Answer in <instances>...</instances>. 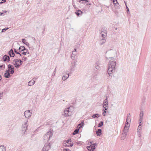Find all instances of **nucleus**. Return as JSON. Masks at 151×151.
Masks as SVG:
<instances>
[{
  "mask_svg": "<svg viewBox=\"0 0 151 151\" xmlns=\"http://www.w3.org/2000/svg\"><path fill=\"white\" fill-rule=\"evenodd\" d=\"M150 117H151V119H149L147 121L148 124H151V116H150Z\"/></svg>",
  "mask_w": 151,
  "mask_h": 151,
  "instance_id": "40",
  "label": "nucleus"
},
{
  "mask_svg": "<svg viewBox=\"0 0 151 151\" xmlns=\"http://www.w3.org/2000/svg\"><path fill=\"white\" fill-rule=\"evenodd\" d=\"M5 67V65L4 64L3 65H0V68H4Z\"/></svg>",
  "mask_w": 151,
  "mask_h": 151,
  "instance_id": "55",
  "label": "nucleus"
},
{
  "mask_svg": "<svg viewBox=\"0 0 151 151\" xmlns=\"http://www.w3.org/2000/svg\"><path fill=\"white\" fill-rule=\"evenodd\" d=\"M103 124V121H101L99 123L98 125V127H102Z\"/></svg>",
  "mask_w": 151,
  "mask_h": 151,
  "instance_id": "35",
  "label": "nucleus"
},
{
  "mask_svg": "<svg viewBox=\"0 0 151 151\" xmlns=\"http://www.w3.org/2000/svg\"><path fill=\"white\" fill-rule=\"evenodd\" d=\"M14 64L17 68H19L22 63V61L20 59H15L13 60Z\"/></svg>",
  "mask_w": 151,
  "mask_h": 151,
  "instance_id": "4",
  "label": "nucleus"
},
{
  "mask_svg": "<svg viewBox=\"0 0 151 151\" xmlns=\"http://www.w3.org/2000/svg\"><path fill=\"white\" fill-rule=\"evenodd\" d=\"M6 147L4 145L0 146V151H6Z\"/></svg>",
  "mask_w": 151,
  "mask_h": 151,
  "instance_id": "21",
  "label": "nucleus"
},
{
  "mask_svg": "<svg viewBox=\"0 0 151 151\" xmlns=\"http://www.w3.org/2000/svg\"><path fill=\"white\" fill-rule=\"evenodd\" d=\"M81 3H83H83H85V1H81Z\"/></svg>",
  "mask_w": 151,
  "mask_h": 151,
  "instance_id": "62",
  "label": "nucleus"
},
{
  "mask_svg": "<svg viewBox=\"0 0 151 151\" xmlns=\"http://www.w3.org/2000/svg\"><path fill=\"white\" fill-rule=\"evenodd\" d=\"M70 107L66 108L64 111L62 112V115L64 117L70 116L72 114V112L69 111Z\"/></svg>",
  "mask_w": 151,
  "mask_h": 151,
  "instance_id": "2",
  "label": "nucleus"
},
{
  "mask_svg": "<svg viewBox=\"0 0 151 151\" xmlns=\"http://www.w3.org/2000/svg\"><path fill=\"white\" fill-rule=\"evenodd\" d=\"M83 13V12L80 10H78L75 12V13L78 16H79L80 15H81Z\"/></svg>",
  "mask_w": 151,
  "mask_h": 151,
  "instance_id": "17",
  "label": "nucleus"
},
{
  "mask_svg": "<svg viewBox=\"0 0 151 151\" xmlns=\"http://www.w3.org/2000/svg\"><path fill=\"white\" fill-rule=\"evenodd\" d=\"M56 68L55 69V70L54 71L53 73V74H52V76H55V71H56Z\"/></svg>",
  "mask_w": 151,
  "mask_h": 151,
  "instance_id": "50",
  "label": "nucleus"
},
{
  "mask_svg": "<svg viewBox=\"0 0 151 151\" xmlns=\"http://www.w3.org/2000/svg\"><path fill=\"white\" fill-rule=\"evenodd\" d=\"M106 58L111 59V60H112V61L111 60L109 62L108 65V73L110 75L115 71L116 62V61L114 60V58L113 57H110L109 58L106 56Z\"/></svg>",
  "mask_w": 151,
  "mask_h": 151,
  "instance_id": "1",
  "label": "nucleus"
},
{
  "mask_svg": "<svg viewBox=\"0 0 151 151\" xmlns=\"http://www.w3.org/2000/svg\"><path fill=\"white\" fill-rule=\"evenodd\" d=\"M3 92L0 93V99H1V97L3 96Z\"/></svg>",
  "mask_w": 151,
  "mask_h": 151,
  "instance_id": "54",
  "label": "nucleus"
},
{
  "mask_svg": "<svg viewBox=\"0 0 151 151\" xmlns=\"http://www.w3.org/2000/svg\"><path fill=\"white\" fill-rule=\"evenodd\" d=\"M31 112L29 110L25 111L24 113V114L26 118H29L31 117Z\"/></svg>",
  "mask_w": 151,
  "mask_h": 151,
  "instance_id": "6",
  "label": "nucleus"
},
{
  "mask_svg": "<svg viewBox=\"0 0 151 151\" xmlns=\"http://www.w3.org/2000/svg\"><path fill=\"white\" fill-rule=\"evenodd\" d=\"M35 83V81L34 80H32L28 82V85L29 86H31L33 85Z\"/></svg>",
  "mask_w": 151,
  "mask_h": 151,
  "instance_id": "23",
  "label": "nucleus"
},
{
  "mask_svg": "<svg viewBox=\"0 0 151 151\" xmlns=\"http://www.w3.org/2000/svg\"><path fill=\"white\" fill-rule=\"evenodd\" d=\"M130 115V113L128 114L127 115V119H126V121H128L129 122H130L131 121V117Z\"/></svg>",
  "mask_w": 151,
  "mask_h": 151,
  "instance_id": "26",
  "label": "nucleus"
},
{
  "mask_svg": "<svg viewBox=\"0 0 151 151\" xmlns=\"http://www.w3.org/2000/svg\"><path fill=\"white\" fill-rule=\"evenodd\" d=\"M8 29H9V28H8V27L5 28L3 29L2 30V32H3L4 31H6V30H7Z\"/></svg>",
  "mask_w": 151,
  "mask_h": 151,
  "instance_id": "45",
  "label": "nucleus"
},
{
  "mask_svg": "<svg viewBox=\"0 0 151 151\" xmlns=\"http://www.w3.org/2000/svg\"><path fill=\"white\" fill-rule=\"evenodd\" d=\"M14 69L12 68V69H11L10 72V74H13L14 73Z\"/></svg>",
  "mask_w": 151,
  "mask_h": 151,
  "instance_id": "41",
  "label": "nucleus"
},
{
  "mask_svg": "<svg viewBox=\"0 0 151 151\" xmlns=\"http://www.w3.org/2000/svg\"><path fill=\"white\" fill-rule=\"evenodd\" d=\"M96 143H95L93 145H90V146L88 147V148H87L88 150H89V148H91V149L90 150V151L92 150L93 151L94 149H95V146L96 145Z\"/></svg>",
  "mask_w": 151,
  "mask_h": 151,
  "instance_id": "15",
  "label": "nucleus"
},
{
  "mask_svg": "<svg viewBox=\"0 0 151 151\" xmlns=\"http://www.w3.org/2000/svg\"><path fill=\"white\" fill-rule=\"evenodd\" d=\"M99 31L100 33L107 34V28L105 27H102Z\"/></svg>",
  "mask_w": 151,
  "mask_h": 151,
  "instance_id": "12",
  "label": "nucleus"
},
{
  "mask_svg": "<svg viewBox=\"0 0 151 151\" xmlns=\"http://www.w3.org/2000/svg\"><path fill=\"white\" fill-rule=\"evenodd\" d=\"M141 132H138V135L139 137H140L141 136Z\"/></svg>",
  "mask_w": 151,
  "mask_h": 151,
  "instance_id": "46",
  "label": "nucleus"
},
{
  "mask_svg": "<svg viewBox=\"0 0 151 151\" xmlns=\"http://www.w3.org/2000/svg\"><path fill=\"white\" fill-rule=\"evenodd\" d=\"M69 74H67L66 76L63 75L62 77V79L63 81L65 80L66 79H67L69 77Z\"/></svg>",
  "mask_w": 151,
  "mask_h": 151,
  "instance_id": "24",
  "label": "nucleus"
},
{
  "mask_svg": "<svg viewBox=\"0 0 151 151\" xmlns=\"http://www.w3.org/2000/svg\"><path fill=\"white\" fill-rule=\"evenodd\" d=\"M26 49L25 48L24 46H20L19 49V50H20V52H22L24 50H25Z\"/></svg>",
  "mask_w": 151,
  "mask_h": 151,
  "instance_id": "22",
  "label": "nucleus"
},
{
  "mask_svg": "<svg viewBox=\"0 0 151 151\" xmlns=\"http://www.w3.org/2000/svg\"><path fill=\"white\" fill-rule=\"evenodd\" d=\"M113 1L114 6H115L116 8H118L119 7V4L118 3L117 0H116V1L113 0Z\"/></svg>",
  "mask_w": 151,
  "mask_h": 151,
  "instance_id": "19",
  "label": "nucleus"
},
{
  "mask_svg": "<svg viewBox=\"0 0 151 151\" xmlns=\"http://www.w3.org/2000/svg\"><path fill=\"white\" fill-rule=\"evenodd\" d=\"M63 144L65 147H71L73 145V144L71 142H66V143H64Z\"/></svg>",
  "mask_w": 151,
  "mask_h": 151,
  "instance_id": "11",
  "label": "nucleus"
},
{
  "mask_svg": "<svg viewBox=\"0 0 151 151\" xmlns=\"http://www.w3.org/2000/svg\"><path fill=\"white\" fill-rule=\"evenodd\" d=\"M27 59V58L25 57H23L22 58V60L24 61H25Z\"/></svg>",
  "mask_w": 151,
  "mask_h": 151,
  "instance_id": "57",
  "label": "nucleus"
},
{
  "mask_svg": "<svg viewBox=\"0 0 151 151\" xmlns=\"http://www.w3.org/2000/svg\"><path fill=\"white\" fill-rule=\"evenodd\" d=\"M77 1L78 2H79L81 3V1H85V3H86V2H88V0H77Z\"/></svg>",
  "mask_w": 151,
  "mask_h": 151,
  "instance_id": "38",
  "label": "nucleus"
},
{
  "mask_svg": "<svg viewBox=\"0 0 151 151\" xmlns=\"http://www.w3.org/2000/svg\"><path fill=\"white\" fill-rule=\"evenodd\" d=\"M6 12V11H3V12H0V15H2L4 13Z\"/></svg>",
  "mask_w": 151,
  "mask_h": 151,
  "instance_id": "53",
  "label": "nucleus"
},
{
  "mask_svg": "<svg viewBox=\"0 0 151 151\" xmlns=\"http://www.w3.org/2000/svg\"><path fill=\"white\" fill-rule=\"evenodd\" d=\"M107 97H106V99H105L104 100V103H103V106H107L108 104V102L107 101Z\"/></svg>",
  "mask_w": 151,
  "mask_h": 151,
  "instance_id": "29",
  "label": "nucleus"
},
{
  "mask_svg": "<svg viewBox=\"0 0 151 151\" xmlns=\"http://www.w3.org/2000/svg\"><path fill=\"white\" fill-rule=\"evenodd\" d=\"M99 115L97 114H94L93 115V116H92V117H93V118H98L99 117Z\"/></svg>",
  "mask_w": 151,
  "mask_h": 151,
  "instance_id": "31",
  "label": "nucleus"
},
{
  "mask_svg": "<svg viewBox=\"0 0 151 151\" xmlns=\"http://www.w3.org/2000/svg\"><path fill=\"white\" fill-rule=\"evenodd\" d=\"M26 40L25 39H23L22 40V42L24 44H25L26 43Z\"/></svg>",
  "mask_w": 151,
  "mask_h": 151,
  "instance_id": "47",
  "label": "nucleus"
},
{
  "mask_svg": "<svg viewBox=\"0 0 151 151\" xmlns=\"http://www.w3.org/2000/svg\"><path fill=\"white\" fill-rule=\"evenodd\" d=\"M26 45L29 46V43L28 42H26L25 44Z\"/></svg>",
  "mask_w": 151,
  "mask_h": 151,
  "instance_id": "61",
  "label": "nucleus"
},
{
  "mask_svg": "<svg viewBox=\"0 0 151 151\" xmlns=\"http://www.w3.org/2000/svg\"><path fill=\"white\" fill-rule=\"evenodd\" d=\"M79 129H76L74 130V131L73 133V134L74 135H75V134H78L79 132Z\"/></svg>",
  "mask_w": 151,
  "mask_h": 151,
  "instance_id": "30",
  "label": "nucleus"
},
{
  "mask_svg": "<svg viewBox=\"0 0 151 151\" xmlns=\"http://www.w3.org/2000/svg\"><path fill=\"white\" fill-rule=\"evenodd\" d=\"M73 5L74 8L75 7V6H76L75 3H74V2H73Z\"/></svg>",
  "mask_w": 151,
  "mask_h": 151,
  "instance_id": "59",
  "label": "nucleus"
},
{
  "mask_svg": "<svg viewBox=\"0 0 151 151\" xmlns=\"http://www.w3.org/2000/svg\"><path fill=\"white\" fill-rule=\"evenodd\" d=\"M66 142H71V141H70L69 140H67L66 142H65V143H66Z\"/></svg>",
  "mask_w": 151,
  "mask_h": 151,
  "instance_id": "60",
  "label": "nucleus"
},
{
  "mask_svg": "<svg viewBox=\"0 0 151 151\" xmlns=\"http://www.w3.org/2000/svg\"><path fill=\"white\" fill-rule=\"evenodd\" d=\"M74 52V51H73L72 52V55H71V59L73 60H74L75 59V55L74 54H73V52Z\"/></svg>",
  "mask_w": 151,
  "mask_h": 151,
  "instance_id": "36",
  "label": "nucleus"
},
{
  "mask_svg": "<svg viewBox=\"0 0 151 151\" xmlns=\"http://www.w3.org/2000/svg\"><path fill=\"white\" fill-rule=\"evenodd\" d=\"M14 52L16 53L17 54H19V52H17V50L15 48H14Z\"/></svg>",
  "mask_w": 151,
  "mask_h": 151,
  "instance_id": "52",
  "label": "nucleus"
},
{
  "mask_svg": "<svg viewBox=\"0 0 151 151\" xmlns=\"http://www.w3.org/2000/svg\"><path fill=\"white\" fill-rule=\"evenodd\" d=\"M129 122L128 121H126V123L125 124V127H126L127 128H129L130 126V125L129 124Z\"/></svg>",
  "mask_w": 151,
  "mask_h": 151,
  "instance_id": "34",
  "label": "nucleus"
},
{
  "mask_svg": "<svg viewBox=\"0 0 151 151\" xmlns=\"http://www.w3.org/2000/svg\"><path fill=\"white\" fill-rule=\"evenodd\" d=\"M6 73H10V70L9 69L8 70H6Z\"/></svg>",
  "mask_w": 151,
  "mask_h": 151,
  "instance_id": "58",
  "label": "nucleus"
},
{
  "mask_svg": "<svg viewBox=\"0 0 151 151\" xmlns=\"http://www.w3.org/2000/svg\"><path fill=\"white\" fill-rule=\"evenodd\" d=\"M139 125L138 128H137V132H140L141 131L142 128L141 127V123L139 124Z\"/></svg>",
  "mask_w": 151,
  "mask_h": 151,
  "instance_id": "28",
  "label": "nucleus"
},
{
  "mask_svg": "<svg viewBox=\"0 0 151 151\" xmlns=\"http://www.w3.org/2000/svg\"><path fill=\"white\" fill-rule=\"evenodd\" d=\"M102 130L101 129H98V130L96 131L97 135L98 136H100L101 135Z\"/></svg>",
  "mask_w": 151,
  "mask_h": 151,
  "instance_id": "18",
  "label": "nucleus"
},
{
  "mask_svg": "<svg viewBox=\"0 0 151 151\" xmlns=\"http://www.w3.org/2000/svg\"><path fill=\"white\" fill-rule=\"evenodd\" d=\"M50 148V143L45 144L43 148V151H47Z\"/></svg>",
  "mask_w": 151,
  "mask_h": 151,
  "instance_id": "7",
  "label": "nucleus"
},
{
  "mask_svg": "<svg viewBox=\"0 0 151 151\" xmlns=\"http://www.w3.org/2000/svg\"><path fill=\"white\" fill-rule=\"evenodd\" d=\"M76 48H75L74 49V52H76Z\"/></svg>",
  "mask_w": 151,
  "mask_h": 151,
  "instance_id": "63",
  "label": "nucleus"
},
{
  "mask_svg": "<svg viewBox=\"0 0 151 151\" xmlns=\"http://www.w3.org/2000/svg\"><path fill=\"white\" fill-rule=\"evenodd\" d=\"M21 52V53H22L23 55H26L27 53V52Z\"/></svg>",
  "mask_w": 151,
  "mask_h": 151,
  "instance_id": "56",
  "label": "nucleus"
},
{
  "mask_svg": "<svg viewBox=\"0 0 151 151\" xmlns=\"http://www.w3.org/2000/svg\"><path fill=\"white\" fill-rule=\"evenodd\" d=\"M8 68L9 69L11 70V69H12V68L14 69V68L12 65L9 64L8 65Z\"/></svg>",
  "mask_w": 151,
  "mask_h": 151,
  "instance_id": "33",
  "label": "nucleus"
},
{
  "mask_svg": "<svg viewBox=\"0 0 151 151\" xmlns=\"http://www.w3.org/2000/svg\"><path fill=\"white\" fill-rule=\"evenodd\" d=\"M3 59L4 61L9 62L10 61V57L8 55H4V56Z\"/></svg>",
  "mask_w": 151,
  "mask_h": 151,
  "instance_id": "13",
  "label": "nucleus"
},
{
  "mask_svg": "<svg viewBox=\"0 0 151 151\" xmlns=\"http://www.w3.org/2000/svg\"><path fill=\"white\" fill-rule=\"evenodd\" d=\"M114 36H116V34H114L113 35H112L111 36V38H112L113 40H116L117 39V37L116 36L115 37H114Z\"/></svg>",
  "mask_w": 151,
  "mask_h": 151,
  "instance_id": "32",
  "label": "nucleus"
},
{
  "mask_svg": "<svg viewBox=\"0 0 151 151\" xmlns=\"http://www.w3.org/2000/svg\"><path fill=\"white\" fill-rule=\"evenodd\" d=\"M63 151H71L69 149H63Z\"/></svg>",
  "mask_w": 151,
  "mask_h": 151,
  "instance_id": "51",
  "label": "nucleus"
},
{
  "mask_svg": "<svg viewBox=\"0 0 151 151\" xmlns=\"http://www.w3.org/2000/svg\"><path fill=\"white\" fill-rule=\"evenodd\" d=\"M116 51L115 50H112L111 49L109 50L106 52L105 54H106L107 53L110 54L111 55H112V54L113 53H115Z\"/></svg>",
  "mask_w": 151,
  "mask_h": 151,
  "instance_id": "14",
  "label": "nucleus"
},
{
  "mask_svg": "<svg viewBox=\"0 0 151 151\" xmlns=\"http://www.w3.org/2000/svg\"><path fill=\"white\" fill-rule=\"evenodd\" d=\"M103 106L104 108V110L106 111L108 108V106Z\"/></svg>",
  "mask_w": 151,
  "mask_h": 151,
  "instance_id": "43",
  "label": "nucleus"
},
{
  "mask_svg": "<svg viewBox=\"0 0 151 151\" xmlns=\"http://www.w3.org/2000/svg\"><path fill=\"white\" fill-rule=\"evenodd\" d=\"M128 129L129 128H127L126 127H124L123 130L124 133L122 134V137H121V139L122 140L124 139V138L126 136Z\"/></svg>",
  "mask_w": 151,
  "mask_h": 151,
  "instance_id": "5",
  "label": "nucleus"
},
{
  "mask_svg": "<svg viewBox=\"0 0 151 151\" xmlns=\"http://www.w3.org/2000/svg\"><path fill=\"white\" fill-rule=\"evenodd\" d=\"M100 39L101 40V41L100 42L101 45H102L106 42L105 38H101Z\"/></svg>",
  "mask_w": 151,
  "mask_h": 151,
  "instance_id": "25",
  "label": "nucleus"
},
{
  "mask_svg": "<svg viewBox=\"0 0 151 151\" xmlns=\"http://www.w3.org/2000/svg\"><path fill=\"white\" fill-rule=\"evenodd\" d=\"M76 66V62L74 61L71 62L70 66V70L71 71H73L75 69V68Z\"/></svg>",
  "mask_w": 151,
  "mask_h": 151,
  "instance_id": "8",
  "label": "nucleus"
},
{
  "mask_svg": "<svg viewBox=\"0 0 151 151\" xmlns=\"http://www.w3.org/2000/svg\"><path fill=\"white\" fill-rule=\"evenodd\" d=\"M125 2V5H126V7H127V9H127V13H128L129 11V8H128V7H127V5L126 3H125V2Z\"/></svg>",
  "mask_w": 151,
  "mask_h": 151,
  "instance_id": "48",
  "label": "nucleus"
},
{
  "mask_svg": "<svg viewBox=\"0 0 151 151\" xmlns=\"http://www.w3.org/2000/svg\"><path fill=\"white\" fill-rule=\"evenodd\" d=\"M6 1V0H0V4H2L3 3L5 2Z\"/></svg>",
  "mask_w": 151,
  "mask_h": 151,
  "instance_id": "42",
  "label": "nucleus"
},
{
  "mask_svg": "<svg viewBox=\"0 0 151 151\" xmlns=\"http://www.w3.org/2000/svg\"><path fill=\"white\" fill-rule=\"evenodd\" d=\"M9 54L11 57H14V56L15 54L12 49H11L9 52Z\"/></svg>",
  "mask_w": 151,
  "mask_h": 151,
  "instance_id": "16",
  "label": "nucleus"
},
{
  "mask_svg": "<svg viewBox=\"0 0 151 151\" xmlns=\"http://www.w3.org/2000/svg\"><path fill=\"white\" fill-rule=\"evenodd\" d=\"M95 68L98 70H99L100 68L99 66L97 65V64H96L95 65Z\"/></svg>",
  "mask_w": 151,
  "mask_h": 151,
  "instance_id": "39",
  "label": "nucleus"
},
{
  "mask_svg": "<svg viewBox=\"0 0 151 151\" xmlns=\"http://www.w3.org/2000/svg\"><path fill=\"white\" fill-rule=\"evenodd\" d=\"M74 8L76 9H78V8L76 6L74 7Z\"/></svg>",
  "mask_w": 151,
  "mask_h": 151,
  "instance_id": "64",
  "label": "nucleus"
},
{
  "mask_svg": "<svg viewBox=\"0 0 151 151\" xmlns=\"http://www.w3.org/2000/svg\"><path fill=\"white\" fill-rule=\"evenodd\" d=\"M103 115L105 116H106V114H105V113H106V111L105 110H104V109H103Z\"/></svg>",
  "mask_w": 151,
  "mask_h": 151,
  "instance_id": "44",
  "label": "nucleus"
},
{
  "mask_svg": "<svg viewBox=\"0 0 151 151\" xmlns=\"http://www.w3.org/2000/svg\"><path fill=\"white\" fill-rule=\"evenodd\" d=\"M143 111H140L139 115V124H141V123L142 122V120L143 118Z\"/></svg>",
  "mask_w": 151,
  "mask_h": 151,
  "instance_id": "9",
  "label": "nucleus"
},
{
  "mask_svg": "<svg viewBox=\"0 0 151 151\" xmlns=\"http://www.w3.org/2000/svg\"><path fill=\"white\" fill-rule=\"evenodd\" d=\"M23 129H24V128H22V133L25 134L26 131H23Z\"/></svg>",
  "mask_w": 151,
  "mask_h": 151,
  "instance_id": "49",
  "label": "nucleus"
},
{
  "mask_svg": "<svg viewBox=\"0 0 151 151\" xmlns=\"http://www.w3.org/2000/svg\"><path fill=\"white\" fill-rule=\"evenodd\" d=\"M11 76L10 73H4V77L7 78H9Z\"/></svg>",
  "mask_w": 151,
  "mask_h": 151,
  "instance_id": "27",
  "label": "nucleus"
},
{
  "mask_svg": "<svg viewBox=\"0 0 151 151\" xmlns=\"http://www.w3.org/2000/svg\"><path fill=\"white\" fill-rule=\"evenodd\" d=\"M27 122L28 121H27L26 122H24V124L22 125V128L24 129L23 130V131H26L28 125Z\"/></svg>",
  "mask_w": 151,
  "mask_h": 151,
  "instance_id": "10",
  "label": "nucleus"
},
{
  "mask_svg": "<svg viewBox=\"0 0 151 151\" xmlns=\"http://www.w3.org/2000/svg\"><path fill=\"white\" fill-rule=\"evenodd\" d=\"M84 124V123L83 122H81L80 124H79L78 127H79L78 128L79 129H80L82 127L83 125Z\"/></svg>",
  "mask_w": 151,
  "mask_h": 151,
  "instance_id": "37",
  "label": "nucleus"
},
{
  "mask_svg": "<svg viewBox=\"0 0 151 151\" xmlns=\"http://www.w3.org/2000/svg\"><path fill=\"white\" fill-rule=\"evenodd\" d=\"M52 133L51 131L47 132L45 134L43 137L44 142H46L50 140V138L52 137Z\"/></svg>",
  "mask_w": 151,
  "mask_h": 151,
  "instance_id": "3",
  "label": "nucleus"
},
{
  "mask_svg": "<svg viewBox=\"0 0 151 151\" xmlns=\"http://www.w3.org/2000/svg\"><path fill=\"white\" fill-rule=\"evenodd\" d=\"M100 38H105L107 36V34L101 33L100 32Z\"/></svg>",
  "mask_w": 151,
  "mask_h": 151,
  "instance_id": "20",
  "label": "nucleus"
}]
</instances>
